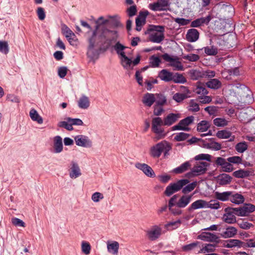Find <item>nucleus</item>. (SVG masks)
<instances>
[{
    "instance_id": "1",
    "label": "nucleus",
    "mask_w": 255,
    "mask_h": 255,
    "mask_svg": "<svg viewBox=\"0 0 255 255\" xmlns=\"http://www.w3.org/2000/svg\"><path fill=\"white\" fill-rule=\"evenodd\" d=\"M114 47L117 53L121 56V63L125 69L131 70L134 66L137 65L139 63L140 56L138 55L133 61H132L131 58L126 56V53L124 51L128 47L122 44L120 42H117Z\"/></svg>"
},
{
    "instance_id": "2",
    "label": "nucleus",
    "mask_w": 255,
    "mask_h": 255,
    "mask_svg": "<svg viewBox=\"0 0 255 255\" xmlns=\"http://www.w3.org/2000/svg\"><path fill=\"white\" fill-rule=\"evenodd\" d=\"M171 148L172 146L169 142L166 140H162L152 146L149 149V153L152 157L158 158L161 156L162 153H164V156L168 155Z\"/></svg>"
},
{
    "instance_id": "3",
    "label": "nucleus",
    "mask_w": 255,
    "mask_h": 255,
    "mask_svg": "<svg viewBox=\"0 0 255 255\" xmlns=\"http://www.w3.org/2000/svg\"><path fill=\"white\" fill-rule=\"evenodd\" d=\"M119 37L118 31L104 28L99 31V38L105 44L110 46L113 42L117 40Z\"/></svg>"
},
{
    "instance_id": "4",
    "label": "nucleus",
    "mask_w": 255,
    "mask_h": 255,
    "mask_svg": "<svg viewBox=\"0 0 255 255\" xmlns=\"http://www.w3.org/2000/svg\"><path fill=\"white\" fill-rule=\"evenodd\" d=\"M209 165L210 164L206 161H196L191 171L186 174V177L191 178L204 174Z\"/></svg>"
},
{
    "instance_id": "5",
    "label": "nucleus",
    "mask_w": 255,
    "mask_h": 255,
    "mask_svg": "<svg viewBox=\"0 0 255 255\" xmlns=\"http://www.w3.org/2000/svg\"><path fill=\"white\" fill-rule=\"evenodd\" d=\"M149 30L152 31L149 35V41L154 43H159L163 40L165 30L164 26L153 25Z\"/></svg>"
},
{
    "instance_id": "6",
    "label": "nucleus",
    "mask_w": 255,
    "mask_h": 255,
    "mask_svg": "<svg viewBox=\"0 0 255 255\" xmlns=\"http://www.w3.org/2000/svg\"><path fill=\"white\" fill-rule=\"evenodd\" d=\"M189 182V180L184 179L177 181L175 183H171L166 188L164 194L167 196H170L174 193L181 189L183 187Z\"/></svg>"
},
{
    "instance_id": "7",
    "label": "nucleus",
    "mask_w": 255,
    "mask_h": 255,
    "mask_svg": "<svg viewBox=\"0 0 255 255\" xmlns=\"http://www.w3.org/2000/svg\"><path fill=\"white\" fill-rule=\"evenodd\" d=\"M164 126V121L160 117L153 118L151 122L152 131L158 135L157 139H161L164 137L165 134H163L164 130L161 128Z\"/></svg>"
},
{
    "instance_id": "8",
    "label": "nucleus",
    "mask_w": 255,
    "mask_h": 255,
    "mask_svg": "<svg viewBox=\"0 0 255 255\" xmlns=\"http://www.w3.org/2000/svg\"><path fill=\"white\" fill-rule=\"evenodd\" d=\"M146 237L151 241L157 240L163 234L162 229L160 225H154L145 231Z\"/></svg>"
},
{
    "instance_id": "9",
    "label": "nucleus",
    "mask_w": 255,
    "mask_h": 255,
    "mask_svg": "<svg viewBox=\"0 0 255 255\" xmlns=\"http://www.w3.org/2000/svg\"><path fill=\"white\" fill-rule=\"evenodd\" d=\"M161 57L165 61L169 62V66L172 67L174 70H184L183 66L177 56L172 57L168 54L165 53Z\"/></svg>"
},
{
    "instance_id": "10",
    "label": "nucleus",
    "mask_w": 255,
    "mask_h": 255,
    "mask_svg": "<svg viewBox=\"0 0 255 255\" xmlns=\"http://www.w3.org/2000/svg\"><path fill=\"white\" fill-rule=\"evenodd\" d=\"M98 29V27L97 26L96 29L93 31L91 37L89 39V45L87 53V54L89 57H93L94 52V48L95 46L98 44L99 43L103 42V41H101V39L99 38V34L98 35L97 34Z\"/></svg>"
},
{
    "instance_id": "11",
    "label": "nucleus",
    "mask_w": 255,
    "mask_h": 255,
    "mask_svg": "<svg viewBox=\"0 0 255 255\" xmlns=\"http://www.w3.org/2000/svg\"><path fill=\"white\" fill-rule=\"evenodd\" d=\"M194 121V117L189 116L182 120L179 123L172 127V130H182L189 131L190 128L188 126L191 125Z\"/></svg>"
},
{
    "instance_id": "12",
    "label": "nucleus",
    "mask_w": 255,
    "mask_h": 255,
    "mask_svg": "<svg viewBox=\"0 0 255 255\" xmlns=\"http://www.w3.org/2000/svg\"><path fill=\"white\" fill-rule=\"evenodd\" d=\"M255 111L252 108H248L240 112L239 118L243 123L251 122L255 117Z\"/></svg>"
},
{
    "instance_id": "13",
    "label": "nucleus",
    "mask_w": 255,
    "mask_h": 255,
    "mask_svg": "<svg viewBox=\"0 0 255 255\" xmlns=\"http://www.w3.org/2000/svg\"><path fill=\"white\" fill-rule=\"evenodd\" d=\"M169 5V0H157L155 2L150 3L149 7L153 11H162Z\"/></svg>"
},
{
    "instance_id": "14",
    "label": "nucleus",
    "mask_w": 255,
    "mask_h": 255,
    "mask_svg": "<svg viewBox=\"0 0 255 255\" xmlns=\"http://www.w3.org/2000/svg\"><path fill=\"white\" fill-rule=\"evenodd\" d=\"M76 144L80 146L84 147H91L92 146V142L89 137L84 135H78L74 137Z\"/></svg>"
},
{
    "instance_id": "15",
    "label": "nucleus",
    "mask_w": 255,
    "mask_h": 255,
    "mask_svg": "<svg viewBox=\"0 0 255 255\" xmlns=\"http://www.w3.org/2000/svg\"><path fill=\"white\" fill-rule=\"evenodd\" d=\"M149 12L147 10L140 11L138 15L135 19L136 30L139 31L141 30L142 27L146 23V18L148 15Z\"/></svg>"
},
{
    "instance_id": "16",
    "label": "nucleus",
    "mask_w": 255,
    "mask_h": 255,
    "mask_svg": "<svg viewBox=\"0 0 255 255\" xmlns=\"http://www.w3.org/2000/svg\"><path fill=\"white\" fill-rule=\"evenodd\" d=\"M135 167L141 170L148 177H154L155 176L153 169L147 164L137 162L135 163Z\"/></svg>"
},
{
    "instance_id": "17",
    "label": "nucleus",
    "mask_w": 255,
    "mask_h": 255,
    "mask_svg": "<svg viewBox=\"0 0 255 255\" xmlns=\"http://www.w3.org/2000/svg\"><path fill=\"white\" fill-rule=\"evenodd\" d=\"M69 176L72 179H75L81 175L80 168L77 163L72 161L69 169Z\"/></svg>"
},
{
    "instance_id": "18",
    "label": "nucleus",
    "mask_w": 255,
    "mask_h": 255,
    "mask_svg": "<svg viewBox=\"0 0 255 255\" xmlns=\"http://www.w3.org/2000/svg\"><path fill=\"white\" fill-rule=\"evenodd\" d=\"M180 118V116L179 114L170 113L168 114L163 119L164 126L169 127L171 126L176 122Z\"/></svg>"
},
{
    "instance_id": "19",
    "label": "nucleus",
    "mask_w": 255,
    "mask_h": 255,
    "mask_svg": "<svg viewBox=\"0 0 255 255\" xmlns=\"http://www.w3.org/2000/svg\"><path fill=\"white\" fill-rule=\"evenodd\" d=\"M245 243L237 239H230L226 241L224 243V246L227 248H233L235 247H244Z\"/></svg>"
},
{
    "instance_id": "20",
    "label": "nucleus",
    "mask_w": 255,
    "mask_h": 255,
    "mask_svg": "<svg viewBox=\"0 0 255 255\" xmlns=\"http://www.w3.org/2000/svg\"><path fill=\"white\" fill-rule=\"evenodd\" d=\"M237 233L238 230L235 227L229 226L220 234V235L223 238H230L235 237Z\"/></svg>"
},
{
    "instance_id": "21",
    "label": "nucleus",
    "mask_w": 255,
    "mask_h": 255,
    "mask_svg": "<svg viewBox=\"0 0 255 255\" xmlns=\"http://www.w3.org/2000/svg\"><path fill=\"white\" fill-rule=\"evenodd\" d=\"M199 37V32L194 28H191L187 31L186 35V40L190 42L196 41Z\"/></svg>"
},
{
    "instance_id": "22",
    "label": "nucleus",
    "mask_w": 255,
    "mask_h": 255,
    "mask_svg": "<svg viewBox=\"0 0 255 255\" xmlns=\"http://www.w3.org/2000/svg\"><path fill=\"white\" fill-rule=\"evenodd\" d=\"M201 208H206V201L200 199L192 203L187 210L189 212H192L195 210Z\"/></svg>"
},
{
    "instance_id": "23",
    "label": "nucleus",
    "mask_w": 255,
    "mask_h": 255,
    "mask_svg": "<svg viewBox=\"0 0 255 255\" xmlns=\"http://www.w3.org/2000/svg\"><path fill=\"white\" fill-rule=\"evenodd\" d=\"M225 213L223 215L222 217L223 221L228 224H232L237 222L236 217L231 213L228 211V209H225Z\"/></svg>"
},
{
    "instance_id": "24",
    "label": "nucleus",
    "mask_w": 255,
    "mask_h": 255,
    "mask_svg": "<svg viewBox=\"0 0 255 255\" xmlns=\"http://www.w3.org/2000/svg\"><path fill=\"white\" fill-rule=\"evenodd\" d=\"M211 20V16L210 15H208L205 17H201L197 18L191 22V27H198L200 26L203 24H208Z\"/></svg>"
},
{
    "instance_id": "25",
    "label": "nucleus",
    "mask_w": 255,
    "mask_h": 255,
    "mask_svg": "<svg viewBox=\"0 0 255 255\" xmlns=\"http://www.w3.org/2000/svg\"><path fill=\"white\" fill-rule=\"evenodd\" d=\"M231 195L232 191H225L223 192L216 191L214 192L215 198L217 200L223 202L230 200Z\"/></svg>"
},
{
    "instance_id": "26",
    "label": "nucleus",
    "mask_w": 255,
    "mask_h": 255,
    "mask_svg": "<svg viewBox=\"0 0 255 255\" xmlns=\"http://www.w3.org/2000/svg\"><path fill=\"white\" fill-rule=\"evenodd\" d=\"M193 195H183L176 203V205L178 208H183L186 207L190 202Z\"/></svg>"
},
{
    "instance_id": "27",
    "label": "nucleus",
    "mask_w": 255,
    "mask_h": 255,
    "mask_svg": "<svg viewBox=\"0 0 255 255\" xmlns=\"http://www.w3.org/2000/svg\"><path fill=\"white\" fill-rule=\"evenodd\" d=\"M202 240L208 242H218L219 237L215 234L211 233H204L199 236Z\"/></svg>"
},
{
    "instance_id": "28",
    "label": "nucleus",
    "mask_w": 255,
    "mask_h": 255,
    "mask_svg": "<svg viewBox=\"0 0 255 255\" xmlns=\"http://www.w3.org/2000/svg\"><path fill=\"white\" fill-rule=\"evenodd\" d=\"M173 73L166 69H163L158 73V77L162 81L168 82L172 81Z\"/></svg>"
},
{
    "instance_id": "29",
    "label": "nucleus",
    "mask_w": 255,
    "mask_h": 255,
    "mask_svg": "<svg viewBox=\"0 0 255 255\" xmlns=\"http://www.w3.org/2000/svg\"><path fill=\"white\" fill-rule=\"evenodd\" d=\"M54 151L55 153H60L63 150V144L62 138L59 136H56L54 138Z\"/></svg>"
},
{
    "instance_id": "30",
    "label": "nucleus",
    "mask_w": 255,
    "mask_h": 255,
    "mask_svg": "<svg viewBox=\"0 0 255 255\" xmlns=\"http://www.w3.org/2000/svg\"><path fill=\"white\" fill-rule=\"evenodd\" d=\"M119 249V243L117 241H113L112 242H108L107 243V250L108 251L114 255H117L118 253Z\"/></svg>"
},
{
    "instance_id": "31",
    "label": "nucleus",
    "mask_w": 255,
    "mask_h": 255,
    "mask_svg": "<svg viewBox=\"0 0 255 255\" xmlns=\"http://www.w3.org/2000/svg\"><path fill=\"white\" fill-rule=\"evenodd\" d=\"M201 243L199 242H195L182 246V250L185 252H189L195 251L196 249H201Z\"/></svg>"
},
{
    "instance_id": "32",
    "label": "nucleus",
    "mask_w": 255,
    "mask_h": 255,
    "mask_svg": "<svg viewBox=\"0 0 255 255\" xmlns=\"http://www.w3.org/2000/svg\"><path fill=\"white\" fill-rule=\"evenodd\" d=\"M232 178L228 174L223 173L219 175L217 177V182L220 185H225L229 184Z\"/></svg>"
},
{
    "instance_id": "33",
    "label": "nucleus",
    "mask_w": 255,
    "mask_h": 255,
    "mask_svg": "<svg viewBox=\"0 0 255 255\" xmlns=\"http://www.w3.org/2000/svg\"><path fill=\"white\" fill-rule=\"evenodd\" d=\"M90 104L89 98L85 95L81 97L78 101V105L80 109H87L89 107Z\"/></svg>"
},
{
    "instance_id": "34",
    "label": "nucleus",
    "mask_w": 255,
    "mask_h": 255,
    "mask_svg": "<svg viewBox=\"0 0 255 255\" xmlns=\"http://www.w3.org/2000/svg\"><path fill=\"white\" fill-rule=\"evenodd\" d=\"M155 101V98L153 94L147 93L143 97V103L149 107H151Z\"/></svg>"
},
{
    "instance_id": "35",
    "label": "nucleus",
    "mask_w": 255,
    "mask_h": 255,
    "mask_svg": "<svg viewBox=\"0 0 255 255\" xmlns=\"http://www.w3.org/2000/svg\"><path fill=\"white\" fill-rule=\"evenodd\" d=\"M194 92L199 96L206 95L208 93L207 90L205 88L204 84L201 83H197L196 88L194 90Z\"/></svg>"
},
{
    "instance_id": "36",
    "label": "nucleus",
    "mask_w": 255,
    "mask_h": 255,
    "mask_svg": "<svg viewBox=\"0 0 255 255\" xmlns=\"http://www.w3.org/2000/svg\"><path fill=\"white\" fill-rule=\"evenodd\" d=\"M207 87L214 90L220 89L222 86V83L217 79H212L206 83Z\"/></svg>"
},
{
    "instance_id": "37",
    "label": "nucleus",
    "mask_w": 255,
    "mask_h": 255,
    "mask_svg": "<svg viewBox=\"0 0 255 255\" xmlns=\"http://www.w3.org/2000/svg\"><path fill=\"white\" fill-rule=\"evenodd\" d=\"M244 200L245 198L242 195L238 193L234 194H233V192H232V195L230 199L231 202L236 204H240L243 203Z\"/></svg>"
},
{
    "instance_id": "38",
    "label": "nucleus",
    "mask_w": 255,
    "mask_h": 255,
    "mask_svg": "<svg viewBox=\"0 0 255 255\" xmlns=\"http://www.w3.org/2000/svg\"><path fill=\"white\" fill-rule=\"evenodd\" d=\"M191 167V164L189 161H186L182 164L180 166L175 168L173 170L174 173L176 174L182 173L187 171Z\"/></svg>"
},
{
    "instance_id": "39",
    "label": "nucleus",
    "mask_w": 255,
    "mask_h": 255,
    "mask_svg": "<svg viewBox=\"0 0 255 255\" xmlns=\"http://www.w3.org/2000/svg\"><path fill=\"white\" fill-rule=\"evenodd\" d=\"M181 224V221L178 220L174 222H169L164 225V228L168 231H172L178 228Z\"/></svg>"
},
{
    "instance_id": "40",
    "label": "nucleus",
    "mask_w": 255,
    "mask_h": 255,
    "mask_svg": "<svg viewBox=\"0 0 255 255\" xmlns=\"http://www.w3.org/2000/svg\"><path fill=\"white\" fill-rule=\"evenodd\" d=\"M210 127L209 122L206 121H202L197 125V130L199 132L206 131Z\"/></svg>"
},
{
    "instance_id": "41",
    "label": "nucleus",
    "mask_w": 255,
    "mask_h": 255,
    "mask_svg": "<svg viewBox=\"0 0 255 255\" xmlns=\"http://www.w3.org/2000/svg\"><path fill=\"white\" fill-rule=\"evenodd\" d=\"M29 115L33 121H36L40 124L43 123L42 118L39 116L35 110L31 109L30 111Z\"/></svg>"
},
{
    "instance_id": "42",
    "label": "nucleus",
    "mask_w": 255,
    "mask_h": 255,
    "mask_svg": "<svg viewBox=\"0 0 255 255\" xmlns=\"http://www.w3.org/2000/svg\"><path fill=\"white\" fill-rule=\"evenodd\" d=\"M172 81L175 83H185L186 82V78L183 76L182 74L176 73L175 74L173 73Z\"/></svg>"
},
{
    "instance_id": "43",
    "label": "nucleus",
    "mask_w": 255,
    "mask_h": 255,
    "mask_svg": "<svg viewBox=\"0 0 255 255\" xmlns=\"http://www.w3.org/2000/svg\"><path fill=\"white\" fill-rule=\"evenodd\" d=\"M81 250L82 253L85 255H89L91 250L90 243L85 241H82L81 243Z\"/></svg>"
},
{
    "instance_id": "44",
    "label": "nucleus",
    "mask_w": 255,
    "mask_h": 255,
    "mask_svg": "<svg viewBox=\"0 0 255 255\" xmlns=\"http://www.w3.org/2000/svg\"><path fill=\"white\" fill-rule=\"evenodd\" d=\"M62 33L66 38L71 37H76L74 33L66 25H63L62 27Z\"/></svg>"
},
{
    "instance_id": "45",
    "label": "nucleus",
    "mask_w": 255,
    "mask_h": 255,
    "mask_svg": "<svg viewBox=\"0 0 255 255\" xmlns=\"http://www.w3.org/2000/svg\"><path fill=\"white\" fill-rule=\"evenodd\" d=\"M221 207L220 203L216 200H211L210 202L206 201V208L217 210Z\"/></svg>"
},
{
    "instance_id": "46",
    "label": "nucleus",
    "mask_w": 255,
    "mask_h": 255,
    "mask_svg": "<svg viewBox=\"0 0 255 255\" xmlns=\"http://www.w3.org/2000/svg\"><path fill=\"white\" fill-rule=\"evenodd\" d=\"M190 76L192 80H198L203 77V71L198 70H192L190 71Z\"/></svg>"
},
{
    "instance_id": "47",
    "label": "nucleus",
    "mask_w": 255,
    "mask_h": 255,
    "mask_svg": "<svg viewBox=\"0 0 255 255\" xmlns=\"http://www.w3.org/2000/svg\"><path fill=\"white\" fill-rule=\"evenodd\" d=\"M160 63V59L155 55L151 56L149 58V64L152 67H158Z\"/></svg>"
},
{
    "instance_id": "48",
    "label": "nucleus",
    "mask_w": 255,
    "mask_h": 255,
    "mask_svg": "<svg viewBox=\"0 0 255 255\" xmlns=\"http://www.w3.org/2000/svg\"><path fill=\"white\" fill-rule=\"evenodd\" d=\"M250 172L247 170H239L233 173V175L236 178H244L249 176Z\"/></svg>"
},
{
    "instance_id": "49",
    "label": "nucleus",
    "mask_w": 255,
    "mask_h": 255,
    "mask_svg": "<svg viewBox=\"0 0 255 255\" xmlns=\"http://www.w3.org/2000/svg\"><path fill=\"white\" fill-rule=\"evenodd\" d=\"M205 53L208 55H216L218 53L217 48L214 46H207L204 48Z\"/></svg>"
},
{
    "instance_id": "50",
    "label": "nucleus",
    "mask_w": 255,
    "mask_h": 255,
    "mask_svg": "<svg viewBox=\"0 0 255 255\" xmlns=\"http://www.w3.org/2000/svg\"><path fill=\"white\" fill-rule=\"evenodd\" d=\"M197 185V182L194 181L192 183L188 184L185 187L182 189V193L184 194H187L193 190Z\"/></svg>"
},
{
    "instance_id": "51",
    "label": "nucleus",
    "mask_w": 255,
    "mask_h": 255,
    "mask_svg": "<svg viewBox=\"0 0 255 255\" xmlns=\"http://www.w3.org/2000/svg\"><path fill=\"white\" fill-rule=\"evenodd\" d=\"M190 136V134L185 132H179L177 133L174 137L175 140L177 141H181L186 140Z\"/></svg>"
},
{
    "instance_id": "52",
    "label": "nucleus",
    "mask_w": 255,
    "mask_h": 255,
    "mask_svg": "<svg viewBox=\"0 0 255 255\" xmlns=\"http://www.w3.org/2000/svg\"><path fill=\"white\" fill-rule=\"evenodd\" d=\"M243 210L245 213L246 216L250 213L253 212L255 210V205L251 204H245L243 207Z\"/></svg>"
},
{
    "instance_id": "53",
    "label": "nucleus",
    "mask_w": 255,
    "mask_h": 255,
    "mask_svg": "<svg viewBox=\"0 0 255 255\" xmlns=\"http://www.w3.org/2000/svg\"><path fill=\"white\" fill-rule=\"evenodd\" d=\"M183 58L190 62H196L200 59V56L197 54L191 53L184 55Z\"/></svg>"
},
{
    "instance_id": "54",
    "label": "nucleus",
    "mask_w": 255,
    "mask_h": 255,
    "mask_svg": "<svg viewBox=\"0 0 255 255\" xmlns=\"http://www.w3.org/2000/svg\"><path fill=\"white\" fill-rule=\"evenodd\" d=\"M213 123L217 127H224L228 125V122L224 118H216Z\"/></svg>"
},
{
    "instance_id": "55",
    "label": "nucleus",
    "mask_w": 255,
    "mask_h": 255,
    "mask_svg": "<svg viewBox=\"0 0 255 255\" xmlns=\"http://www.w3.org/2000/svg\"><path fill=\"white\" fill-rule=\"evenodd\" d=\"M231 135V132L225 130L218 131L216 133V136L219 138H228Z\"/></svg>"
},
{
    "instance_id": "56",
    "label": "nucleus",
    "mask_w": 255,
    "mask_h": 255,
    "mask_svg": "<svg viewBox=\"0 0 255 255\" xmlns=\"http://www.w3.org/2000/svg\"><path fill=\"white\" fill-rule=\"evenodd\" d=\"M211 156L208 154L201 153L196 155L194 159L197 161H200L199 160H206L208 161H211Z\"/></svg>"
},
{
    "instance_id": "57",
    "label": "nucleus",
    "mask_w": 255,
    "mask_h": 255,
    "mask_svg": "<svg viewBox=\"0 0 255 255\" xmlns=\"http://www.w3.org/2000/svg\"><path fill=\"white\" fill-rule=\"evenodd\" d=\"M235 148L238 152L243 153L247 149L248 145L245 142H239L236 145Z\"/></svg>"
},
{
    "instance_id": "58",
    "label": "nucleus",
    "mask_w": 255,
    "mask_h": 255,
    "mask_svg": "<svg viewBox=\"0 0 255 255\" xmlns=\"http://www.w3.org/2000/svg\"><path fill=\"white\" fill-rule=\"evenodd\" d=\"M58 126L59 127L64 128L68 130H72L73 129L71 123L68 122V120H66V121L60 122Z\"/></svg>"
},
{
    "instance_id": "59",
    "label": "nucleus",
    "mask_w": 255,
    "mask_h": 255,
    "mask_svg": "<svg viewBox=\"0 0 255 255\" xmlns=\"http://www.w3.org/2000/svg\"><path fill=\"white\" fill-rule=\"evenodd\" d=\"M238 225L240 228L244 230H248L251 227H254V225L248 222L243 220L241 222H238Z\"/></svg>"
},
{
    "instance_id": "60",
    "label": "nucleus",
    "mask_w": 255,
    "mask_h": 255,
    "mask_svg": "<svg viewBox=\"0 0 255 255\" xmlns=\"http://www.w3.org/2000/svg\"><path fill=\"white\" fill-rule=\"evenodd\" d=\"M9 51L8 45L6 41H0V52L4 54L8 53Z\"/></svg>"
},
{
    "instance_id": "61",
    "label": "nucleus",
    "mask_w": 255,
    "mask_h": 255,
    "mask_svg": "<svg viewBox=\"0 0 255 255\" xmlns=\"http://www.w3.org/2000/svg\"><path fill=\"white\" fill-rule=\"evenodd\" d=\"M66 120H68V122L71 123L72 127L73 126H82L83 125V121L80 119H72L71 118H67Z\"/></svg>"
},
{
    "instance_id": "62",
    "label": "nucleus",
    "mask_w": 255,
    "mask_h": 255,
    "mask_svg": "<svg viewBox=\"0 0 255 255\" xmlns=\"http://www.w3.org/2000/svg\"><path fill=\"white\" fill-rule=\"evenodd\" d=\"M187 98V96L185 94H182L181 93H177L173 96V99L177 102H181Z\"/></svg>"
},
{
    "instance_id": "63",
    "label": "nucleus",
    "mask_w": 255,
    "mask_h": 255,
    "mask_svg": "<svg viewBox=\"0 0 255 255\" xmlns=\"http://www.w3.org/2000/svg\"><path fill=\"white\" fill-rule=\"evenodd\" d=\"M36 13L39 19L43 20L45 19L46 14L44 9L41 7H38L36 10Z\"/></svg>"
},
{
    "instance_id": "64",
    "label": "nucleus",
    "mask_w": 255,
    "mask_h": 255,
    "mask_svg": "<svg viewBox=\"0 0 255 255\" xmlns=\"http://www.w3.org/2000/svg\"><path fill=\"white\" fill-rule=\"evenodd\" d=\"M11 223L15 226L22 227H25V223L21 220H20L18 218H12L11 219Z\"/></svg>"
}]
</instances>
